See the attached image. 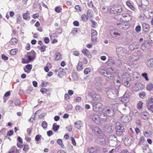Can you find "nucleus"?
<instances>
[{
    "label": "nucleus",
    "mask_w": 153,
    "mask_h": 153,
    "mask_svg": "<svg viewBox=\"0 0 153 153\" xmlns=\"http://www.w3.org/2000/svg\"><path fill=\"white\" fill-rule=\"evenodd\" d=\"M116 51L118 55L120 58L126 56L127 55L129 54V52L128 50L122 47L117 48Z\"/></svg>",
    "instance_id": "nucleus-1"
},
{
    "label": "nucleus",
    "mask_w": 153,
    "mask_h": 153,
    "mask_svg": "<svg viewBox=\"0 0 153 153\" xmlns=\"http://www.w3.org/2000/svg\"><path fill=\"white\" fill-rule=\"evenodd\" d=\"M110 33L112 37L115 38L121 36L120 31L116 29H111L110 31Z\"/></svg>",
    "instance_id": "nucleus-2"
},
{
    "label": "nucleus",
    "mask_w": 153,
    "mask_h": 153,
    "mask_svg": "<svg viewBox=\"0 0 153 153\" xmlns=\"http://www.w3.org/2000/svg\"><path fill=\"white\" fill-rule=\"evenodd\" d=\"M93 110L96 111H99L101 108L102 105L100 102H94L92 103Z\"/></svg>",
    "instance_id": "nucleus-3"
},
{
    "label": "nucleus",
    "mask_w": 153,
    "mask_h": 153,
    "mask_svg": "<svg viewBox=\"0 0 153 153\" xmlns=\"http://www.w3.org/2000/svg\"><path fill=\"white\" fill-rule=\"evenodd\" d=\"M114 70L111 68H109L107 69V73L105 74V76L108 77V79H112L114 78L113 75Z\"/></svg>",
    "instance_id": "nucleus-4"
},
{
    "label": "nucleus",
    "mask_w": 153,
    "mask_h": 153,
    "mask_svg": "<svg viewBox=\"0 0 153 153\" xmlns=\"http://www.w3.org/2000/svg\"><path fill=\"white\" fill-rule=\"evenodd\" d=\"M116 129V134L118 136L122 135L124 131V128L123 125L120 124L117 125Z\"/></svg>",
    "instance_id": "nucleus-5"
},
{
    "label": "nucleus",
    "mask_w": 153,
    "mask_h": 153,
    "mask_svg": "<svg viewBox=\"0 0 153 153\" xmlns=\"http://www.w3.org/2000/svg\"><path fill=\"white\" fill-rule=\"evenodd\" d=\"M150 43L147 41H146L142 44L141 46V50L143 51H146L150 48Z\"/></svg>",
    "instance_id": "nucleus-6"
},
{
    "label": "nucleus",
    "mask_w": 153,
    "mask_h": 153,
    "mask_svg": "<svg viewBox=\"0 0 153 153\" xmlns=\"http://www.w3.org/2000/svg\"><path fill=\"white\" fill-rule=\"evenodd\" d=\"M103 112L106 115L109 117L112 116L114 114L113 110L111 108L108 107L104 109L103 110Z\"/></svg>",
    "instance_id": "nucleus-7"
},
{
    "label": "nucleus",
    "mask_w": 153,
    "mask_h": 153,
    "mask_svg": "<svg viewBox=\"0 0 153 153\" xmlns=\"http://www.w3.org/2000/svg\"><path fill=\"white\" fill-rule=\"evenodd\" d=\"M91 117L92 120L96 124H98L100 121L99 116V114H97L94 113H93L91 115Z\"/></svg>",
    "instance_id": "nucleus-8"
},
{
    "label": "nucleus",
    "mask_w": 153,
    "mask_h": 153,
    "mask_svg": "<svg viewBox=\"0 0 153 153\" xmlns=\"http://www.w3.org/2000/svg\"><path fill=\"white\" fill-rule=\"evenodd\" d=\"M91 40L93 44L95 43L97 41V33L96 31L94 29L91 30Z\"/></svg>",
    "instance_id": "nucleus-9"
},
{
    "label": "nucleus",
    "mask_w": 153,
    "mask_h": 153,
    "mask_svg": "<svg viewBox=\"0 0 153 153\" xmlns=\"http://www.w3.org/2000/svg\"><path fill=\"white\" fill-rule=\"evenodd\" d=\"M123 10L122 7L121 6L116 7L115 8L110 9V12L111 13L115 14L120 13Z\"/></svg>",
    "instance_id": "nucleus-10"
},
{
    "label": "nucleus",
    "mask_w": 153,
    "mask_h": 153,
    "mask_svg": "<svg viewBox=\"0 0 153 153\" xmlns=\"http://www.w3.org/2000/svg\"><path fill=\"white\" fill-rule=\"evenodd\" d=\"M131 120V118L130 117L125 115H123L120 118V121L123 123H128Z\"/></svg>",
    "instance_id": "nucleus-11"
},
{
    "label": "nucleus",
    "mask_w": 153,
    "mask_h": 153,
    "mask_svg": "<svg viewBox=\"0 0 153 153\" xmlns=\"http://www.w3.org/2000/svg\"><path fill=\"white\" fill-rule=\"evenodd\" d=\"M92 131L93 133L96 135L99 136L102 134V130L98 127L96 126L93 128Z\"/></svg>",
    "instance_id": "nucleus-12"
},
{
    "label": "nucleus",
    "mask_w": 153,
    "mask_h": 153,
    "mask_svg": "<svg viewBox=\"0 0 153 153\" xmlns=\"http://www.w3.org/2000/svg\"><path fill=\"white\" fill-rule=\"evenodd\" d=\"M140 45L138 42H134L129 45V49L131 51H133L134 49H138Z\"/></svg>",
    "instance_id": "nucleus-13"
},
{
    "label": "nucleus",
    "mask_w": 153,
    "mask_h": 153,
    "mask_svg": "<svg viewBox=\"0 0 153 153\" xmlns=\"http://www.w3.org/2000/svg\"><path fill=\"white\" fill-rule=\"evenodd\" d=\"M108 62L113 63L118 67L122 65L123 62L121 60L118 59H116L114 61H112V59L109 60Z\"/></svg>",
    "instance_id": "nucleus-14"
},
{
    "label": "nucleus",
    "mask_w": 153,
    "mask_h": 153,
    "mask_svg": "<svg viewBox=\"0 0 153 153\" xmlns=\"http://www.w3.org/2000/svg\"><path fill=\"white\" fill-rule=\"evenodd\" d=\"M129 95L128 93L126 91L125 94L121 98V101L124 103L128 102L129 100Z\"/></svg>",
    "instance_id": "nucleus-15"
},
{
    "label": "nucleus",
    "mask_w": 153,
    "mask_h": 153,
    "mask_svg": "<svg viewBox=\"0 0 153 153\" xmlns=\"http://www.w3.org/2000/svg\"><path fill=\"white\" fill-rule=\"evenodd\" d=\"M122 81H131V77L129 74L125 73L122 75Z\"/></svg>",
    "instance_id": "nucleus-16"
},
{
    "label": "nucleus",
    "mask_w": 153,
    "mask_h": 153,
    "mask_svg": "<svg viewBox=\"0 0 153 153\" xmlns=\"http://www.w3.org/2000/svg\"><path fill=\"white\" fill-rule=\"evenodd\" d=\"M139 57L138 55H132L130 56L128 58L129 60L131 62L137 61Z\"/></svg>",
    "instance_id": "nucleus-17"
},
{
    "label": "nucleus",
    "mask_w": 153,
    "mask_h": 153,
    "mask_svg": "<svg viewBox=\"0 0 153 153\" xmlns=\"http://www.w3.org/2000/svg\"><path fill=\"white\" fill-rule=\"evenodd\" d=\"M107 94L108 95V97L110 99H115L116 97V94L113 93L112 91H108L107 92Z\"/></svg>",
    "instance_id": "nucleus-18"
},
{
    "label": "nucleus",
    "mask_w": 153,
    "mask_h": 153,
    "mask_svg": "<svg viewBox=\"0 0 153 153\" xmlns=\"http://www.w3.org/2000/svg\"><path fill=\"white\" fill-rule=\"evenodd\" d=\"M99 116L100 121L102 120L103 121H105L107 119V116L105 114V113H99Z\"/></svg>",
    "instance_id": "nucleus-19"
},
{
    "label": "nucleus",
    "mask_w": 153,
    "mask_h": 153,
    "mask_svg": "<svg viewBox=\"0 0 153 153\" xmlns=\"http://www.w3.org/2000/svg\"><path fill=\"white\" fill-rule=\"evenodd\" d=\"M97 141L98 143L100 144L104 143L105 142V139L104 137H102V135H99V137H97Z\"/></svg>",
    "instance_id": "nucleus-20"
},
{
    "label": "nucleus",
    "mask_w": 153,
    "mask_h": 153,
    "mask_svg": "<svg viewBox=\"0 0 153 153\" xmlns=\"http://www.w3.org/2000/svg\"><path fill=\"white\" fill-rule=\"evenodd\" d=\"M147 65L149 67H153V58L147 60L146 62Z\"/></svg>",
    "instance_id": "nucleus-21"
},
{
    "label": "nucleus",
    "mask_w": 153,
    "mask_h": 153,
    "mask_svg": "<svg viewBox=\"0 0 153 153\" xmlns=\"http://www.w3.org/2000/svg\"><path fill=\"white\" fill-rule=\"evenodd\" d=\"M143 29L145 32H148L149 28V25L148 24L144 23L142 25Z\"/></svg>",
    "instance_id": "nucleus-22"
},
{
    "label": "nucleus",
    "mask_w": 153,
    "mask_h": 153,
    "mask_svg": "<svg viewBox=\"0 0 153 153\" xmlns=\"http://www.w3.org/2000/svg\"><path fill=\"white\" fill-rule=\"evenodd\" d=\"M126 4L131 10H134L135 9V7L131 5V4L129 1H127L126 2Z\"/></svg>",
    "instance_id": "nucleus-23"
},
{
    "label": "nucleus",
    "mask_w": 153,
    "mask_h": 153,
    "mask_svg": "<svg viewBox=\"0 0 153 153\" xmlns=\"http://www.w3.org/2000/svg\"><path fill=\"white\" fill-rule=\"evenodd\" d=\"M152 132L150 130H148L147 131H144V134L146 137H149L152 134Z\"/></svg>",
    "instance_id": "nucleus-24"
},
{
    "label": "nucleus",
    "mask_w": 153,
    "mask_h": 153,
    "mask_svg": "<svg viewBox=\"0 0 153 153\" xmlns=\"http://www.w3.org/2000/svg\"><path fill=\"white\" fill-rule=\"evenodd\" d=\"M146 89L147 90L150 91L153 90V85L150 83L147 85Z\"/></svg>",
    "instance_id": "nucleus-25"
},
{
    "label": "nucleus",
    "mask_w": 153,
    "mask_h": 153,
    "mask_svg": "<svg viewBox=\"0 0 153 153\" xmlns=\"http://www.w3.org/2000/svg\"><path fill=\"white\" fill-rule=\"evenodd\" d=\"M59 125H57L56 123H54L53 126V129L54 131H56L59 129Z\"/></svg>",
    "instance_id": "nucleus-26"
},
{
    "label": "nucleus",
    "mask_w": 153,
    "mask_h": 153,
    "mask_svg": "<svg viewBox=\"0 0 153 153\" xmlns=\"http://www.w3.org/2000/svg\"><path fill=\"white\" fill-rule=\"evenodd\" d=\"M82 52L85 54L86 56H88V57H89V56H91L90 53L86 49H83L82 50Z\"/></svg>",
    "instance_id": "nucleus-27"
},
{
    "label": "nucleus",
    "mask_w": 153,
    "mask_h": 153,
    "mask_svg": "<svg viewBox=\"0 0 153 153\" xmlns=\"http://www.w3.org/2000/svg\"><path fill=\"white\" fill-rule=\"evenodd\" d=\"M65 71L62 68H60L59 69V73L58 74V76H60V75L62 74V75H64L65 74V72H64Z\"/></svg>",
    "instance_id": "nucleus-28"
},
{
    "label": "nucleus",
    "mask_w": 153,
    "mask_h": 153,
    "mask_svg": "<svg viewBox=\"0 0 153 153\" xmlns=\"http://www.w3.org/2000/svg\"><path fill=\"white\" fill-rule=\"evenodd\" d=\"M18 41L17 39L15 38H13L10 41V43L12 45H15L17 43V42Z\"/></svg>",
    "instance_id": "nucleus-29"
},
{
    "label": "nucleus",
    "mask_w": 153,
    "mask_h": 153,
    "mask_svg": "<svg viewBox=\"0 0 153 153\" xmlns=\"http://www.w3.org/2000/svg\"><path fill=\"white\" fill-rule=\"evenodd\" d=\"M147 113L145 111L143 112L141 114V117L144 120H146L147 119L148 117L147 115Z\"/></svg>",
    "instance_id": "nucleus-30"
},
{
    "label": "nucleus",
    "mask_w": 153,
    "mask_h": 153,
    "mask_svg": "<svg viewBox=\"0 0 153 153\" xmlns=\"http://www.w3.org/2000/svg\"><path fill=\"white\" fill-rule=\"evenodd\" d=\"M141 2L142 5L148 6L149 4V2L147 0H142Z\"/></svg>",
    "instance_id": "nucleus-31"
},
{
    "label": "nucleus",
    "mask_w": 153,
    "mask_h": 153,
    "mask_svg": "<svg viewBox=\"0 0 153 153\" xmlns=\"http://www.w3.org/2000/svg\"><path fill=\"white\" fill-rule=\"evenodd\" d=\"M93 12L91 10H89L87 12V16L89 18L92 17Z\"/></svg>",
    "instance_id": "nucleus-32"
},
{
    "label": "nucleus",
    "mask_w": 153,
    "mask_h": 153,
    "mask_svg": "<svg viewBox=\"0 0 153 153\" xmlns=\"http://www.w3.org/2000/svg\"><path fill=\"white\" fill-rule=\"evenodd\" d=\"M56 56L55 57V59L56 60H59L61 57V55L60 53L59 52L56 53H55Z\"/></svg>",
    "instance_id": "nucleus-33"
},
{
    "label": "nucleus",
    "mask_w": 153,
    "mask_h": 153,
    "mask_svg": "<svg viewBox=\"0 0 153 153\" xmlns=\"http://www.w3.org/2000/svg\"><path fill=\"white\" fill-rule=\"evenodd\" d=\"M132 141L131 139L129 138H126L124 140L125 144H127V145H130L131 144V141Z\"/></svg>",
    "instance_id": "nucleus-34"
},
{
    "label": "nucleus",
    "mask_w": 153,
    "mask_h": 153,
    "mask_svg": "<svg viewBox=\"0 0 153 153\" xmlns=\"http://www.w3.org/2000/svg\"><path fill=\"white\" fill-rule=\"evenodd\" d=\"M57 143L59 144L61 147L62 148L64 146L63 144L62 141L61 139H58L57 140Z\"/></svg>",
    "instance_id": "nucleus-35"
},
{
    "label": "nucleus",
    "mask_w": 153,
    "mask_h": 153,
    "mask_svg": "<svg viewBox=\"0 0 153 153\" xmlns=\"http://www.w3.org/2000/svg\"><path fill=\"white\" fill-rule=\"evenodd\" d=\"M83 68V67L82 65V62H79L78 63V65L77 67V70L78 71H81Z\"/></svg>",
    "instance_id": "nucleus-36"
},
{
    "label": "nucleus",
    "mask_w": 153,
    "mask_h": 153,
    "mask_svg": "<svg viewBox=\"0 0 153 153\" xmlns=\"http://www.w3.org/2000/svg\"><path fill=\"white\" fill-rule=\"evenodd\" d=\"M82 19L84 21H86L87 20L88 17L85 14H83L81 16Z\"/></svg>",
    "instance_id": "nucleus-37"
},
{
    "label": "nucleus",
    "mask_w": 153,
    "mask_h": 153,
    "mask_svg": "<svg viewBox=\"0 0 153 153\" xmlns=\"http://www.w3.org/2000/svg\"><path fill=\"white\" fill-rule=\"evenodd\" d=\"M48 126V124L45 121H44L42 122V126L43 128H46Z\"/></svg>",
    "instance_id": "nucleus-38"
},
{
    "label": "nucleus",
    "mask_w": 153,
    "mask_h": 153,
    "mask_svg": "<svg viewBox=\"0 0 153 153\" xmlns=\"http://www.w3.org/2000/svg\"><path fill=\"white\" fill-rule=\"evenodd\" d=\"M99 71L100 73L103 74L104 76H105V74L107 73V70L105 71L102 69H100Z\"/></svg>",
    "instance_id": "nucleus-39"
},
{
    "label": "nucleus",
    "mask_w": 153,
    "mask_h": 153,
    "mask_svg": "<svg viewBox=\"0 0 153 153\" xmlns=\"http://www.w3.org/2000/svg\"><path fill=\"white\" fill-rule=\"evenodd\" d=\"M130 81H122V82L123 85L126 87H128L130 85V84L129 83Z\"/></svg>",
    "instance_id": "nucleus-40"
},
{
    "label": "nucleus",
    "mask_w": 153,
    "mask_h": 153,
    "mask_svg": "<svg viewBox=\"0 0 153 153\" xmlns=\"http://www.w3.org/2000/svg\"><path fill=\"white\" fill-rule=\"evenodd\" d=\"M145 140V139L143 137H141L140 139V141L138 143V144L139 145H141L142 144V143L144 142Z\"/></svg>",
    "instance_id": "nucleus-41"
},
{
    "label": "nucleus",
    "mask_w": 153,
    "mask_h": 153,
    "mask_svg": "<svg viewBox=\"0 0 153 153\" xmlns=\"http://www.w3.org/2000/svg\"><path fill=\"white\" fill-rule=\"evenodd\" d=\"M146 95V93L143 91H141L139 93V96L141 98H143Z\"/></svg>",
    "instance_id": "nucleus-42"
},
{
    "label": "nucleus",
    "mask_w": 153,
    "mask_h": 153,
    "mask_svg": "<svg viewBox=\"0 0 153 153\" xmlns=\"http://www.w3.org/2000/svg\"><path fill=\"white\" fill-rule=\"evenodd\" d=\"M147 108H150V107H152V109H153V102H148L147 103Z\"/></svg>",
    "instance_id": "nucleus-43"
},
{
    "label": "nucleus",
    "mask_w": 153,
    "mask_h": 153,
    "mask_svg": "<svg viewBox=\"0 0 153 153\" xmlns=\"http://www.w3.org/2000/svg\"><path fill=\"white\" fill-rule=\"evenodd\" d=\"M46 48V46L44 45L41 46L39 47V49L42 52H43L45 51Z\"/></svg>",
    "instance_id": "nucleus-44"
},
{
    "label": "nucleus",
    "mask_w": 153,
    "mask_h": 153,
    "mask_svg": "<svg viewBox=\"0 0 153 153\" xmlns=\"http://www.w3.org/2000/svg\"><path fill=\"white\" fill-rule=\"evenodd\" d=\"M23 17L24 19L26 20H28L29 18V16L27 15V13L26 12L23 15Z\"/></svg>",
    "instance_id": "nucleus-45"
},
{
    "label": "nucleus",
    "mask_w": 153,
    "mask_h": 153,
    "mask_svg": "<svg viewBox=\"0 0 153 153\" xmlns=\"http://www.w3.org/2000/svg\"><path fill=\"white\" fill-rule=\"evenodd\" d=\"M142 76L144 77L146 81H148L149 79L147 77V74L146 73H144L142 74Z\"/></svg>",
    "instance_id": "nucleus-46"
},
{
    "label": "nucleus",
    "mask_w": 153,
    "mask_h": 153,
    "mask_svg": "<svg viewBox=\"0 0 153 153\" xmlns=\"http://www.w3.org/2000/svg\"><path fill=\"white\" fill-rule=\"evenodd\" d=\"M149 37L151 41L153 42V32L149 33Z\"/></svg>",
    "instance_id": "nucleus-47"
},
{
    "label": "nucleus",
    "mask_w": 153,
    "mask_h": 153,
    "mask_svg": "<svg viewBox=\"0 0 153 153\" xmlns=\"http://www.w3.org/2000/svg\"><path fill=\"white\" fill-rule=\"evenodd\" d=\"M141 27L140 25H137L135 28V30L137 33H138L141 30Z\"/></svg>",
    "instance_id": "nucleus-48"
},
{
    "label": "nucleus",
    "mask_w": 153,
    "mask_h": 153,
    "mask_svg": "<svg viewBox=\"0 0 153 153\" xmlns=\"http://www.w3.org/2000/svg\"><path fill=\"white\" fill-rule=\"evenodd\" d=\"M55 10L56 12L59 13L61 11L62 8L59 7H55Z\"/></svg>",
    "instance_id": "nucleus-49"
},
{
    "label": "nucleus",
    "mask_w": 153,
    "mask_h": 153,
    "mask_svg": "<svg viewBox=\"0 0 153 153\" xmlns=\"http://www.w3.org/2000/svg\"><path fill=\"white\" fill-rule=\"evenodd\" d=\"M114 85L116 89H118L120 88V87L121 85V84L120 83H114Z\"/></svg>",
    "instance_id": "nucleus-50"
},
{
    "label": "nucleus",
    "mask_w": 153,
    "mask_h": 153,
    "mask_svg": "<svg viewBox=\"0 0 153 153\" xmlns=\"http://www.w3.org/2000/svg\"><path fill=\"white\" fill-rule=\"evenodd\" d=\"M143 104V102L142 101H139L138 103L137 104V108L140 109H141Z\"/></svg>",
    "instance_id": "nucleus-51"
},
{
    "label": "nucleus",
    "mask_w": 153,
    "mask_h": 153,
    "mask_svg": "<svg viewBox=\"0 0 153 153\" xmlns=\"http://www.w3.org/2000/svg\"><path fill=\"white\" fill-rule=\"evenodd\" d=\"M17 51L15 49H12L10 51V54L14 55L16 54Z\"/></svg>",
    "instance_id": "nucleus-52"
},
{
    "label": "nucleus",
    "mask_w": 153,
    "mask_h": 153,
    "mask_svg": "<svg viewBox=\"0 0 153 153\" xmlns=\"http://www.w3.org/2000/svg\"><path fill=\"white\" fill-rule=\"evenodd\" d=\"M91 22L92 27L93 28H95L96 26L97 23L92 20H91Z\"/></svg>",
    "instance_id": "nucleus-53"
},
{
    "label": "nucleus",
    "mask_w": 153,
    "mask_h": 153,
    "mask_svg": "<svg viewBox=\"0 0 153 153\" xmlns=\"http://www.w3.org/2000/svg\"><path fill=\"white\" fill-rule=\"evenodd\" d=\"M20 101L19 100L17 99L14 102V103L16 105H19L20 103Z\"/></svg>",
    "instance_id": "nucleus-54"
},
{
    "label": "nucleus",
    "mask_w": 153,
    "mask_h": 153,
    "mask_svg": "<svg viewBox=\"0 0 153 153\" xmlns=\"http://www.w3.org/2000/svg\"><path fill=\"white\" fill-rule=\"evenodd\" d=\"M88 151L90 153H93L95 151L93 147H89L88 148Z\"/></svg>",
    "instance_id": "nucleus-55"
},
{
    "label": "nucleus",
    "mask_w": 153,
    "mask_h": 153,
    "mask_svg": "<svg viewBox=\"0 0 153 153\" xmlns=\"http://www.w3.org/2000/svg\"><path fill=\"white\" fill-rule=\"evenodd\" d=\"M90 72V68H86L84 71V73L85 74H88L89 72Z\"/></svg>",
    "instance_id": "nucleus-56"
},
{
    "label": "nucleus",
    "mask_w": 153,
    "mask_h": 153,
    "mask_svg": "<svg viewBox=\"0 0 153 153\" xmlns=\"http://www.w3.org/2000/svg\"><path fill=\"white\" fill-rule=\"evenodd\" d=\"M42 137L41 135L38 134L35 137V140L36 141H38L40 140V138Z\"/></svg>",
    "instance_id": "nucleus-57"
},
{
    "label": "nucleus",
    "mask_w": 153,
    "mask_h": 153,
    "mask_svg": "<svg viewBox=\"0 0 153 153\" xmlns=\"http://www.w3.org/2000/svg\"><path fill=\"white\" fill-rule=\"evenodd\" d=\"M122 27L124 29H127L129 27L128 25H127L125 24L122 25H121Z\"/></svg>",
    "instance_id": "nucleus-58"
},
{
    "label": "nucleus",
    "mask_w": 153,
    "mask_h": 153,
    "mask_svg": "<svg viewBox=\"0 0 153 153\" xmlns=\"http://www.w3.org/2000/svg\"><path fill=\"white\" fill-rule=\"evenodd\" d=\"M76 109L77 111L81 112L82 111V108L79 106H76Z\"/></svg>",
    "instance_id": "nucleus-59"
},
{
    "label": "nucleus",
    "mask_w": 153,
    "mask_h": 153,
    "mask_svg": "<svg viewBox=\"0 0 153 153\" xmlns=\"http://www.w3.org/2000/svg\"><path fill=\"white\" fill-rule=\"evenodd\" d=\"M2 58L3 59L5 60H7L8 59V57L4 54L2 55Z\"/></svg>",
    "instance_id": "nucleus-60"
},
{
    "label": "nucleus",
    "mask_w": 153,
    "mask_h": 153,
    "mask_svg": "<svg viewBox=\"0 0 153 153\" xmlns=\"http://www.w3.org/2000/svg\"><path fill=\"white\" fill-rule=\"evenodd\" d=\"M28 149L29 148L28 147V146L26 144H24V148L23 149V150H24V151H27Z\"/></svg>",
    "instance_id": "nucleus-61"
},
{
    "label": "nucleus",
    "mask_w": 153,
    "mask_h": 153,
    "mask_svg": "<svg viewBox=\"0 0 153 153\" xmlns=\"http://www.w3.org/2000/svg\"><path fill=\"white\" fill-rule=\"evenodd\" d=\"M26 67L28 70L31 69L32 68V65L28 64L26 65Z\"/></svg>",
    "instance_id": "nucleus-62"
},
{
    "label": "nucleus",
    "mask_w": 153,
    "mask_h": 153,
    "mask_svg": "<svg viewBox=\"0 0 153 153\" xmlns=\"http://www.w3.org/2000/svg\"><path fill=\"white\" fill-rule=\"evenodd\" d=\"M13 130H10L8 131L7 132V135L8 136H11L13 134Z\"/></svg>",
    "instance_id": "nucleus-63"
},
{
    "label": "nucleus",
    "mask_w": 153,
    "mask_h": 153,
    "mask_svg": "<svg viewBox=\"0 0 153 153\" xmlns=\"http://www.w3.org/2000/svg\"><path fill=\"white\" fill-rule=\"evenodd\" d=\"M44 41L45 43L48 44L49 42V39L48 37H45L44 39Z\"/></svg>",
    "instance_id": "nucleus-64"
}]
</instances>
